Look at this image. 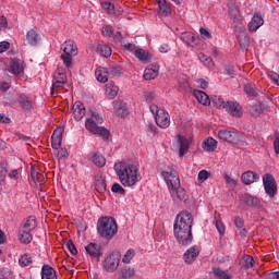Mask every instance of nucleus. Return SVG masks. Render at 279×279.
Masks as SVG:
<instances>
[{
    "mask_svg": "<svg viewBox=\"0 0 279 279\" xmlns=\"http://www.w3.org/2000/svg\"><path fill=\"white\" fill-rule=\"evenodd\" d=\"M71 56L72 54H61V60L66 69H71V66H73V58Z\"/></svg>",
    "mask_w": 279,
    "mask_h": 279,
    "instance_id": "obj_48",
    "label": "nucleus"
},
{
    "mask_svg": "<svg viewBox=\"0 0 279 279\" xmlns=\"http://www.w3.org/2000/svg\"><path fill=\"white\" fill-rule=\"evenodd\" d=\"M92 162H94V165H96V167H105L106 166V157L99 153H95L92 156Z\"/></svg>",
    "mask_w": 279,
    "mask_h": 279,
    "instance_id": "obj_38",
    "label": "nucleus"
},
{
    "mask_svg": "<svg viewBox=\"0 0 279 279\" xmlns=\"http://www.w3.org/2000/svg\"><path fill=\"white\" fill-rule=\"evenodd\" d=\"M275 154H279V137L274 141Z\"/></svg>",
    "mask_w": 279,
    "mask_h": 279,
    "instance_id": "obj_64",
    "label": "nucleus"
},
{
    "mask_svg": "<svg viewBox=\"0 0 279 279\" xmlns=\"http://www.w3.org/2000/svg\"><path fill=\"white\" fill-rule=\"evenodd\" d=\"M25 63L21 59H12L10 62V70L13 75H21L25 71Z\"/></svg>",
    "mask_w": 279,
    "mask_h": 279,
    "instance_id": "obj_20",
    "label": "nucleus"
},
{
    "mask_svg": "<svg viewBox=\"0 0 279 279\" xmlns=\"http://www.w3.org/2000/svg\"><path fill=\"white\" fill-rule=\"evenodd\" d=\"M236 38L240 43V47L243 49L250 47V36H247V32H245V26L240 27V31L236 32Z\"/></svg>",
    "mask_w": 279,
    "mask_h": 279,
    "instance_id": "obj_19",
    "label": "nucleus"
},
{
    "mask_svg": "<svg viewBox=\"0 0 279 279\" xmlns=\"http://www.w3.org/2000/svg\"><path fill=\"white\" fill-rule=\"evenodd\" d=\"M181 40H183V43H186L189 47H192V48L197 47V37H195V34L193 33H189V32L182 33Z\"/></svg>",
    "mask_w": 279,
    "mask_h": 279,
    "instance_id": "obj_25",
    "label": "nucleus"
},
{
    "mask_svg": "<svg viewBox=\"0 0 279 279\" xmlns=\"http://www.w3.org/2000/svg\"><path fill=\"white\" fill-rule=\"evenodd\" d=\"M111 191H112V193H119V195L125 194V189H123V186H121V184H119V183H114L111 186Z\"/></svg>",
    "mask_w": 279,
    "mask_h": 279,
    "instance_id": "obj_52",
    "label": "nucleus"
},
{
    "mask_svg": "<svg viewBox=\"0 0 279 279\" xmlns=\"http://www.w3.org/2000/svg\"><path fill=\"white\" fill-rule=\"evenodd\" d=\"M258 180H260V177L258 175V173L251 170L245 171L241 175V182L246 186H250V184H254V182H258Z\"/></svg>",
    "mask_w": 279,
    "mask_h": 279,
    "instance_id": "obj_13",
    "label": "nucleus"
},
{
    "mask_svg": "<svg viewBox=\"0 0 279 279\" xmlns=\"http://www.w3.org/2000/svg\"><path fill=\"white\" fill-rule=\"evenodd\" d=\"M85 252L92 256V258H99L101 256V246L97 243H89L85 246Z\"/></svg>",
    "mask_w": 279,
    "mask_h": 279,
    "instance_id": "obj_22",
    "label": "nucleus"
},
{
    "mask_svg": "<svg viewBox=\"0 0 279 279\" xmlns=\"http://www.w3.org/2000/svg\"><path fill=\"white\" fill-rule=\"evenodd\" d=\"M216 229L218 230L219 234H221V236L226 234V226L221 220L216 221Z\"/></svg>",
    "mask_w": 279,
    "mask_h": 279,
    "instance_id": "obj_55",
    "label": "nucleus"
},
{
    "mask_svg": "<svg viewBox=\"0 0 279 279\" xmlns=\"http://www.w3.org/2000/svg\"><path fill=\"white\" fill-rule=\"evenodd\" d=\"M172 180H169V173L166 172L168 189L173 202H175V204H180V202H186V190L180 186V175H177L175 172H172Z\"/></svg>",
    "mask_w": 279,
    "mask_h": 279,
    "instance_id": "obj_5",
    "label": "nucleus"
},
{
    "mask_svg": "<svg viewBox=\"0 0 279 279\" xmlns=\"http://www.w3.org/2000/svg\"><path fill=\"white\" fill-rule=\"evenodd\" d=\"M104 123V118L99 113H93L85 122V128L95 136H101L102 141L110 138V131L104 126H99Z\"/></svg>",
    "mask_w": 279,
    "mask_h": 279,
    "instance_id": "obj_4",
    "label": "nucleus"
},
{
    "mask_svg": "<svg viewBox=\"0 0 279 279\" xmlns=\"http://www.w3.org/2000/svg\"><path fill=\"white\" fill-rule=\"evenodd\" d=\"M54 82H58V84H66L68 82L66 74L58 73L54 77Z\"/></svg>",
    "mask_w": 279,
    "mask_h": 279,
    "instance_id": "obj_54",
    "label": "nucleus"
},
{
    "mask_svg": "<svg viewBox=\"0 0 279 279\" xmlns=\"http://www.w3.org/2000/svg\"><path fill=\"white\" fill-rule=\"evenodd\" d=\"M154 97H156V96L154 95L153 92H148V90L144 92V99H145L148 104H151V101H154Z\"/></svg>",
    "mask_w": 279,
    "mask_h": 279,
    "instance_id": "obj_59",
    "label": "nucleus"
},
{
    "mask_svg": "<svg viewBox=\"0 0 279 279\" xmlns=\"http://www.w3.org/2000/svg\"><path fill=\"white\" fill-rule=\"evenodd\" d=\"M198 60L203 62L205 66H208L209 69L215 66V62L213 61V58L207 57L203 52L198 53Z\"/></svg>",
    "mask_w": 279,
    "mask_h": 279,
    "instance_id": "obj_44",
    "label": "nucleus"
},
{
    "mask_svg": "<svg viewBox=\"0 0 279 279\" xmlns=\"http://www.w3.org/2000/svg\"><path fill=\"white\" fill-rule=\"evenodd\" d=\"M32 263H34V259L32 257V254H29V253H24L19 258L20 267H29V265H32Z\"/></svg>",
    "mask_w": 279,
    "mask_h": 279,
    "instance_id": "obj_35",
    "label": "nucleus"
},
{
    "mask_svg": "<svg viewBox=\"0 0 279 279\" xmlns=\"http://www.w3.org/2000/svg\"><path fill=\"white\" fill-rule=\"evenodd\" d=\"M157 3L160 16H169V14H171V5L167 2V0H157Z\"/></svg>",
    "mask_w": 279,
    "mask_h": 279,
    "instance_id": "obj_27",
    "label": "nucleus"
},
{
    "mask_svg": "<svg viewBox=\"0 0 279 279\" xmlns=\"http://www.w3.org/2000/svg\"><path fill=\"white\" fill-rule=\"evenodd\" d=\"M213 104L216 108H223L228 114L235 119H241V117H243V107L236 101H226L223 98L215 96Z\"/></svg>",
    "mask_w": 279,
    "mask_h": 279,
    "instance_id": "obj_6",
    "label": "nucleus"
},
{
    "mask_svg": "<svg viewBox=\"0 0 279 279\" xmlns=\"http://www.w3.org/2000/svg\"><path fill=\"white\" fill-rule=\"evenodd\" d=\"M97 52L99 56H102V58H110V56H112V48L106 44H98Z\"/></svg>",
    "mask_w": 279,
    "mask_h": 279,
    "instance_id": "obj_31",
    "label": "nucleus"
},
{
    "mask_svg": "<svg viewBox=\"0 0 279 279\" xmlns=\"http://www.w3.org/2000/svg\"><path fill=\"white\" fill-rule=\"evenodd\" d=\"M25 230H34L36 228V218L35 217H28L26 222L24 223Z\"/></svg>",
    "mask_w": 279,
    "mask_h": 279,
    "instance_id": "obj_49",
    "label": "nucleus"
},
{
    "mask_svg": "<svg viewBox=\"0 0 279 279\" xmlns=\"http://www.w3.org/2000/svg\"><path fill=\"white\" fill-rule=\"evenodd\" d=\"M199 34L204 40H209L210 32L207 28H201Z\"/></svg>",
    "mask_w": 279,
    "mask_h": 279,
    "instance_id": "obj_60",
    "label": "nucleus"
},
{
    "mask_svg": "<svg viewBox=\"0 0 279 279\" xmlns=\"http://www.w3.org/2000/svg\"><path fill=\"white\" fill-rule=\"evenodd\" d=\"M178 145H179V156L180 158L186 156L189 154V140L186 137L178 135Z\"/></svg>",
    "mask_w": 279,
    "mask_h": 279,
    "instance_id": "obj_21",
    "label": "nucleus"
},
{
    "mask_svg": "<svg viewBox=\"0 0 279 279\" xmlns=\"http://www.w3.org/2000/svg\"><path fill=\"white\" fill-rule=\"evenodd\" d=\"M17 104L20 108L24 110V112H29L34 109V102L32 101V99H29V97L25 95L19 96Z\"/></svg>",
    "mask_w": 279,
    "mask_h": 279,
    "instance_id": "obj_17",
    "label": "nucleus"
},
{
    "mask_svg": "<svg viewBox=\"0 0 279 279\" xmlns=\"http://www.w3.org/2000/svg\"><path fill=\"white\" fill-rule=\"evenodd\" d=\"M193 215L189 211H181L177 215L173 225V234L179 245L184 247L193 243Z\"/></svg>",
    "mask_w": 279,
    "mask_h": 279,
    "instance_id": "obj_1",
    "label": "nucleus"
},
{
    "mask_svg": "<svg viewBox=\"0 0 279 279\" xmlns=\"http://www.w3.org/2000/svg\"><path fill=\"white\" fill-rule=\"evenodd\" d=\"M208 178H210V172H208V170H201L198 172V181L199 182H206V180H208Z\"/></svg>",
    "mask_w": 279,
    "mask_h": 279,
    "instance_id": "obj_53",
    "label": "nucleus"
},
{
    "mask_svg": "<svg viewBox=\"0 0 279 279\" xmlns=\"http://www.w3.org/2000/svg\"><path fill=\"white\" fill-rule=\"evenodd\" d=\"M31 178L35 184H45V174L40 173L37 167L31 168Z\"/></svg>",
    "mask_w": 279,
    "mask_h": 279,
    "instance_id": "obj_29",
    "label": "nucleus"
},
{
    "mask_svg": "<svg viewBox=\"0 0 279 279\" xmlns=\"http://www.w3.org/2000/svg\"><path fill=\"white\" fill-rule=\"evenodd\" d=\"M105 95L108 99H114L119 95V86L114 84V82H109L105 87Z\"/></svg>",
    "mask_w": 279,
    "mask_h": 279,
    "instance_id": "obj_23",
    "label": "nucleus"
},
{
    "mask_svg": "<svg viewBox=\"0 0 279 279\" xmlns=\"http://www.w3.org/2000/svg\"><path fill=\"white\" fill-rule=\"evenodd\" d=\"M38 40H40L38 32L36 29H31L26 34V41L28 45H32V47H36L38 45Z\"/></svg>",
    "mask_w": 279,
    "mask_h": 279,
    "instance_id": "obj_30",
    "label": "nucleus"
},
{
    "mask_svg": "<svg viewBox=\"0 0 279 279\" xmlns=\"http://www.w3.org/2000/svg\"><path fill=\"white\" fill-rule=\"evenodd\" d=\"M263 184L266 195L274 199V197L278 195V183L276 182V178L270 173H265L263 175Z\"/></svg>",
    "mask_w": 279,
    "mask_h": 279,
    "instance_id": "obj_8",
    "label": "nucleus"
},
{
    "mask_svg": "<svg viewBox=\"0 0 279 279\" xmlns=\"http://www.w3.org/2000/svg\"><path fill=\"white\" fill-rule=\"evenodd\" d=\"M101 32L104 36H108L109 38L113 34L112 26H104Z\"/></svg>",
    "mask_w": 279,
    "mask_h": 279,
    "instance_id": "obj_61",
    "label": "nucleus"
},
{
    "mask_svg": "<svg viewBox=\"0 0 279 279\" xmlns=\"http://www.w3.org/2000/svg\"><path fill=\"white\" fill-rule=\"evenodd\" d=\"M114 171L123 186H135L138 182V167L134 163L122 161L114 165Z\"/></svg>",
    "mask_w": 279,
    "mask_h": 279,
    "instance_id": "obj_2",
    "label": "nucleus"
},
{
    "mask_svg": "<svg viewBox=\"0 0 279 279\" xmlns=\"http://www.w3.org/2000/svg\"><path fill=\"white\" fill-rule=\"evenodd\" d=\"M265 24V20H263V16L260 15H254L248 23V29L250 32H256L262 25Z\"/></svg>",
    "mask_w": 279,
    "mask_h": 279,
    "instance_id": "obj_28",
    "label": "nucleus"
},
{
    "mask_svg": "<svg viewBox=\"0 0 279 279\" xmlns=\"http://www.w3.org/2000/svg\"><path fill=\"white\" fill-rule=\"evenodd\" d=\"M234 226H235V228H243V226H245V222L243 221V218L235 217L234 218Z\"/></svg>",
    "mask_w": 279,
    "mask_h": 279,
    "instance_id": "obj_63",
    "label": "nucleus"
},
{
    "mask_svg": "<svg viewBox=\"0 0 279 279\" xmlns=\"http://www.w3.org/2000/svg\"><path fill=\"white\" fill-rule=\"evenodd\" d=\"M254 263H255V260H254L253 256L245 255L243 257V265H244L245 269H252V267H254Z\"/></svg>",
    "mask_w": 279,
    "mask_h": 279,
    "instance_id": "obj_47",
    "label": "nucleus"
},
{
    "mask_svg": "<svg viewBox=\"0 0 279 279\" xmlns=\"http://www.w3.org/2000/svg\"><path fill=\"white\" fill-rule=\"evenodd\" d=\"M121 263V255L119 253H110L104 260V269L108 274H114L119 269Z\"/></svg>",
    "mask_w": 279,
    "mask_h": 279,
    "instance_id": "obj_9",
    "label": "nucleus"
},
{
    "mask_svg": "<svg viewBox=\"0 0 279 279\" xmlns=\"http://www.w3.org/2000/svg\"><path fill=\"white\" fill-rule=\"evenodd\" d=\"M199 256V247L197 245H194L190 247L184 254H183V260L187 263V265H191V263H195V259Z\"/></svg>",
    "mask_w": 279,
    "mask_h": 279,
    "instance_id": "obj_14",
    "label": "nucleus"
},
{
    "mask_svg": "<svg viewBox=\"0 0 279 279\" xmlns=\"http://www.w3.org/2000/svg\"><path fill=\"white\" fill-rule=\"evenodd\" d=\"M65 245L72 256H77V247H75L73 241L69 240Z\"/></svg>",
    "mask_w": 279,
    "mask_h": 279,
    "instance_id": "obj_51",
    "label": "nucleus"
},
{
    "mask_svg": "<svg viewBox=\"0 0 279 279\" xmlns=\"http://www.w3.org/2000/svg\"><path fill=\"white\" fill-rule=\"evenodd\" d=\"M135 57H137L142 62H147V60L151 59V56L147 50L137 49L135 50Z\"/></svg>",
    "mask_w": 279,
    "mask_h": 279,
    "instance_id": "obj_43",
    "label": "nucleus"
},
{
    "mask_svg": "<svg viewBox=\"0 0 279 279\" xmlns=\"http://www.w3.org/2000/svg\"><path fill=\"white\" fill-rule=\"evenodd\" d=\"M33 239L34 238L32 236V233H29L28 231H21L19 234V241L21 243H24L25 245H29Z\"/></svg>",
    "mask_w": 279,
    "mask_h": 279,
    "instance_id": "obj_40",
    "label": "nucleus"
},
{
    "mask_svg": "<svg viewBox=\"0 0 279 279\" xmlns=\"http://www.w3.org/2000/svg\"><path fill=\"white\" fill-rule=\"evenodd\" d=\"M107 72L109 77H121L123 69L121 68V65H110L107 68Z\"/></svg>",
    "mask_w": 279,
    "mask_h": 279,
    "instance_id": "obj_37",
    "label": "nucleus"
},
{
    "mask_svg": "<svg viewBox=\"0 0 279 279\" xmlns=\"http://www.w3.org/2000/svg\"><path fill=\"white\" fill-rule=\"evenodd\" d=\"M94 186L97 193H106L108 185L106 184V177L101 172L95 174Z\"/></svg>",
    "mask_w": 279,
    "mask_h": 279,
    "instance_id": "obj_12",
    "label": "nucleus"
},
{
    "mask_svg": "<svg viewBox=\"0 0 279 279\" xmlns=\"http://www.w3.org/2000/svg\"><path fill=\"white\" fill-rule=\"evenodd\" d=\"M61 49L64 54L77 56V46L75 45V41L71 39L65 40L64 44L61 45Z\"/></svg>",
    "mask_w": 279,
    "mask_h": 279,
    "instance_id": "obj_18",
    "label": "nucleus"
},
{
    "mask_svg": "<svg viewBox=\"0 0 279 279\" xmlns=\"http://www.w3.org/2000/svg\"><path fill=\"white\" fill-rule=\"evenodd\" d=\"M113 109L114 114H117V117H121L122 119H125V117L129 114L128 105L122 100L113 101Z\"/></svg>",
    "mask_w": 279,
    "mask_h": 279,
    "instance_id": "obj_16",
    "label": "nucleus"
},
{
    "mask_svg": "<svg viewBox=\"0 0 279 279\" xmlns=\"http://www.w3.org/2000/svg\"><path fill=\"white\" fill-rule=\"evenodd\" d=\"M158 75V68H147L144 71V80H156V76Z\"/></svg>",
    "mask_w": 279,
    "mask_h": 279,
    "instance_id": "obj_42",
    "label": "nucleus"
},
{
    "mask_svg": "<svg viewBox=\"0 0 279 279\" xmlns=\"http://www.w3.org/2000/svg\"><path fill=\"white\" fill-rule=\"evenodd\" d=\"M242 202L246 204V206H258V204H260L258 197L252 196L250 194L242 195Z\"/></svg>",
    "mask_w": 279,
    "mask_h": 279,
    "instance_id": "obj_36",
    "label": "nucleus"
},
{
    "mask_svg": "<svg viewBox=\"0 0 279 279\" xmlns=\"http://www.w3.org/2000/svg\"><path fill=\"white\" fill-rule=\"evenodd\" d=\"M229 16L233 23H236L238 25H241L243 19L241 17V13L239 12V8L231 7L229 10Z\"/></svg>",
    "mask_w": 279,
    "mask_h": 279,
    "instance_id": "obj_34",
    "label": "nucleus"
},
{
    "mask_svg": "<svg viewBox=\"0 0 279 279\" xmlns=\"http://www.w3.org/2000/svg\"><path fill=\"white\" fill-rule=\"evenodd\" d=\"M218 137L220 141H225V143H236V141H239V133H236V131L222 129L218 131Z\"/></svg>",
    "mask_w": 279,
    "mask_h": 279,
    "instance_id": "obj_10",
    "label": "nucleus"
},
{
    "mask_svg": "<svg viewBox=\"0 0 279 279\" xmlns=\"http://www.w3.org/2000/svg\"><path fill=\"white\" fill-rule=\"evenodd\" d=\"M97 82H100L101 84H106L108 82V69L107 68H100L96 70L95 72Z\"/></svg>",
    "mask_w": 279,
    "mask_h": 279,
    "instance_id": "obj_33",
    "label": "nucleus"
},
{
    "mask_svg": "<svg viewBox=\"0 0 279 279\" xmlns=\"http://www.w3.org/2000/svg\"><path fill=\"white\" fill-rule=\"evenodd\" d=\"M193 95L197 99L198 104L203 106H210V97L206 95L204 90L194 89Z\"/></svg>",
    "mask_w": 279,
    "mask_h": 279,
    "instance_id": "obj_24",
    "label": "nucleus"
},
{
    "mask_svg": "<svg viewBox=\"0 0 279 279\" xmlns=\"http://www.w3.org/2000/svg\"><path fill=\"white\" fill-rule=\"evenodd\" d=\"M202 148L205 151H215V149H217V141L213 137H208L202 143Z\"/></svg>",
    "mask_w": 279,
    "mask_h": 279,
    "instance_id": "obj_32",
    "label": "nucleus"
},
{
    "mask_svg": "<svg viewBox=\"0 0 279 279\" xmlns=\"http://www.w3.org/2000/svg\"><path fill=\"white\" fill-rule=\"evenodd\" d=\"M268 77L271 80V82H274L275 84H277V86H279V74L274 72V71H269L267 73Z\"/></svg>",
    "mask_w": 279,
    "mask_h": 279,
    "instance_id": "obj_56",
    "label": "nucleus"
},
{
    "mask_svg": "<svg viewBox=\"0 0 279 279\" xmlns=\"http://www.w3.org/2000/svg\"><path fill=\"white\" fill-rule=\"evenodd\" d=\"M102 8H104V10H106V12H109V14L114 13V4H112L110 2H104Z\"/></svg>",
    "mask_w": 279,
    "mask_h": 279,
    "instance_id": "obj_57",
    "label": "nucleus"
},
{
    "mask_svg": "<svg viewBox=\"0 0 279 279\" xmlns=\"http://www.w3.org/2000/svg\"><path fill=\"white\" fill-rule=\"evenodd\" d=\"M213 274H214L215 278H218V279H230L228 272H226L225 270H222L219 267L213 268Z\"/></svg>",
    "mask_w": 279,
    "mask_h": 279,
    "instance_id": "obj_45",
    "label": "nucleus"
},
{
    "mask_svg": "<svg viewBox=\"0 0 279 279\" xmlns=\"http://www.w3.org/2000/svg\"><path fill=\"white\" fill-rule=\"evenodd\" d=\"M97 232L105 241H112L117 232H119V225L113 217L105 216L98 219Z\"/></svg>",
    "mask_w": 279,
    "mask_h": 279,
    "instance_id": "obj_3",
    "label": "nucleus"
},
{
    "mask_svg": "<svg viewBox=\"0 0 279 279\" xmlns=\"http://www.w3.org/2000/svg\"><path fill=\"white\" fill-rule=\"evenodd\" d=\"M244 93L246 95H250V97H256V95H258L256 93V89L254 88V85H252V84L244 85Z\"/></svg>",
    "mask_w": 279,
    "mask_h": 279,
    "instance_id": "obj_50",
    "label": "nucleus"
},
{
    "mask_svg": "<svg viewBox=\"0 0 279 279\" xmlns=\"http://www.w3.org/2000/svg\"><path fill=\"white\" fill-rule=\"evenodd\" d=\"M72 110L75 121H82L86 116V107H84V102L82 101L74 102Z\"/></svg>",
    "mask_w": 279,
    "mask_h": 279,
    "instance_id": "obj_15",
    "label": "nucleus"
},
{
    "mask_svg": "<svg viewBox=\"0 0 279 279\" xmlns=\"http://www.w3.org/2000/svg\"><path fill=\"white\" fill-rule=\"evenodd\" d=\"M41 279H58L56 269L49 265H44L41 267Z\"/></svg>",
    "mask_w": 279,
    "mask_h": 279,
    "instance_id": "obj_26",
    "label": "nucleus"
},
{
    "mask_svg": "<svg viewBox=\"0 0 279 279\" xmlns=\"http://www.w3.org/2000/svg\"><path fill=\"white\" fill-rule=\"evenodd\" d=\"M134 269L130 267H124L119 271L120 277L118 279H130L134 277Z\"/></svg>",
    "mask_w": 279,
    "mask_h": 279,
    "instance_id": "obj_41",
    "label": "nucleus"
},
{
    "mask_svg": "<svg viewBox=\"0 0 279 279\" xmlns=\"http://www.w3.org/2000/svg\"><path fill=\"white\" fill-rule=\"evenodd\" d=\"M134 256H136V252L134 251V248L128 250L122 258V263H125V265H130Z\"/></svg>",
    "mask_w": 279,
    "mask_h": 279,
    "instance_id": "obj_46",
    "label": "nucleus"
},
{
    "mask_svg": "<svg viewBox=\"0 0 279 279\" xmlns=\"http://www.w3.org/2000/svg\"><path fill=\"white\" fill-rule=\"evenodd\" d=\"M150 112L155 117L156 125L161 130H167L171 125V116L165 109H160L157 105H150Z\"/></svg>",
    "mask_w": 279,
    "mask_h": 279,
    "instance_id": "obj_7",
    "label": "nucleus"
},
{
    "mask_svg": "<svg viewBox=\"0 0 279 279\" xmlns=\"http://www.w3.org/2000/svg\"><path fill=\"white\" fill-rule=\"evenodd\" d=\"M64 158H69V150H66V148H61L58 153V159L64 160Z\"/></svg>",
    "mask_w": 279,
    "mask_h": 279,
    "instance_id": "obj_58",
    "label": "nucleus"
},
{
    "mask_svg": "<svg viewBox=\"0 0 279 279\" xmlns=\"http://www.w3.org/2000/svg\"><path fill=\"white\" fill-rule=\"evenodd\" d=\"M166 173H168V180H173V173H175L177 175H180V174H178V171H175V169H173L172 167L168 166L161 172V174H162V177H163V179L166 181L167 186H169V181L167 180V174Z\"/></svg>",
    "mask_w": 279,
    "mask_h": 279,
    "instance_id": "obj_39",
    "label": "nucleus"
},
{
    "mask_svg": "<svg viewBox=\"0 0 279 279\" xmlns=\"http://www.w3.org/2000/svg\"><path fill=\"white\" fill-rule=\"evenodd\" d=\"M62 134H64V126H57L51 136L52 149H60L62 145Z\"/></svg>",
    "mask_w": 279,
    "mask_h": 279,
    "instance_id": "obj_11",
    "label": "nucleus"
},
{
    "mask_svg": "<svg viewBox=\"0 0 279 279\" xmlns=\"http://www.w3.org/2000/svg\"><path fill=\"white\" fill-rule=\"evenodd\" d=\"M10 49V44L8 41L0 43V53H5Z\"/></svg>",
    "mask_w": 279,
    "mask_h": 279,
    "instance_id": "obj_62",
    "label": "nucleus"
}]
</instances>
